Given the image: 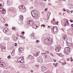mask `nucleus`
Segmentation results:
<instances>
[{
	"instance_id": "f257e3e1",
	"label": "nucleus",
	"mask_w": 73,
	"mask_h": 73,
	"mask_svg": "<svg viewBox=\"0 0 73 73\" xmlns=\"http://www.w3.org/2000/svg\"><path fill=\"white\" fill-rule=\"evenodd\" d=\"M31 14L33 17H37L38 16V12L36 10H33L31 12Z\"/></svg>"
},
{
	"instance_id": "f03ea898",
	"label": "nucleus",
	"mask_w": 73,
	"mask_h": 73,
	"mask_svg": "<svg viewBox=\"0 0 73 73\" xmlns=\"http://www.w3.org/2000/svg\"><path fill=\"white\" fill-rule=\"evenodd\" d=\"M17 61L19 63H21V64L24 63V59L23 57H21L18 58L17 60Z\"/></svg>"
},
{
	"instance_id": "7ed1b4c3",
	"label": "nucleus",
	"mask_w": 73,
	"mask_h": 73,
	"mask_svg": "<svg viewBox=\"0 0 73 73\" xmlns=\"http://www.w3.org/2000/svg\"><path fill=\"white\" fill-rule=\"evenodd\" d=\"M13 0H8L7 3L9 6L13 4Z\"/></svg>"
},
{
	"instance_id": "20e7f679",
	"label": "nucleus",
	"mask_w": 73,
	"mask_h": 73,
	"mask_svg": "<svg viewBox=\"0 0 73 73\" xmlns=\"http://www.w3.org/2000/svg\"><path fill=\"white\" fill-rule=\"evenodd\" d=\"M33 22L32 20H30L27 22V24L28 25L30 26H32L33 25Z\"/></svg>"
},
{
	"instance_id": "39448f33",
	"label": "nucleus",
	"mask_w": 73,
	"mask_h": 73,
	"mask_svg": "<svg viewBox=\"0 0 73 73\" xmlns=\"http://www.w3.org/2000/svg\"><path fill=\"white\" fill-rule=\"evenodd\" d=\"M61 46H57L55 50L57 52H60V51L61 50Z\"/></svg>"
},
{
	"instance_id": "423d86ee",
	"label": "nucleus",
	"mask_w": 73,
	"mask_h": 73,
	"mask_svg": "<svg viewBox=\"0 0 73 73\" xmlns=\"http://www.w3.org/2000/svg\"><path fill=\"white\" fill-rule=\"evenodd\" d=\"M52 29L54 32H56L57 31V27L56 26H54L52 27Z\"/></svg>"
},
{
	"instance_id": "0eeeda50",
	"label": "nucleus",
	"mask_w": 73,
	"mask_h": 73,
	"mask_svg": "<svg viewBox=\"0 0 73 73\" xmlns=\"http://www.w3.org/2000/svg\"><path fill=\"white\" fill-rule=\"evenodd\" d=\"M19 8L22 9H25V7L23 5H21L19 6Z\"/></svg>"
},
{
	"instance_id": "6e6552de",
	"label": "nucleus",
	"mask_w": 73,
	"mask_h": 73,
	"mask_svg": "<svg viewBox=\"0 0 73 73\" xmlns=\"http://www.w3.org/2000/svg\"><path fill=\"white\" fill-rule=\"evenodd\" d=\"M33 28L34 29H37V25L36 24H33L32 26Z\"/></svg>"
},
{
	"instance_id": "1a4fd4ad",
	"label": "nucleus",
	"mask_w": 73,
	"mask_h": 73,
	"mask_svg": "<svg viewBox=\"0 0 73 73\" xmlns=\"http://www.w3.org/2000/svg\"><path fill=\"white\" fill-rule=\"evenodd\" d=\"M31 37L32 38H35V36L34 35V33H33L31 35Z\"/></svg>"
},
{
	"instance_id": "9d476101",
	"label": "nucleus",
	"mask_w": 73,
	"mask_h": 73,
	"mask_svg": "<svg viewBox=\"0 0 73 73\" xmlns=\"http://www.w3.org/2000/svg\"><path fill=\"white\" fill-rule=\"evenodd\" d=\"M67 38V35H66L63 37V40H66V39Z\"/></svg>"
},
{
	"instance_id": "9b49d317",
	"label": "nucleus",
	"mask_w": 73,
	"mask_h": 73,
	"mask_svg": "<svg viewBox=\"0 0 73 73\" xmlns=\"http://www.w3.org/2000/svg\"><path fill=\"white\" fill-rule=\"evenodd\" d=\"M2 52H4L6 50L5 48V47H3V48H1Z\"/></svg>"
},
{
	"instance_id": "f8f14e48",
	"label": "nucleus",
	"mask_w": 73,
	"mask_h": 73,
	"mask_svg": "<svg viewBox=\"0 0 73 73\" xmlns=\"http://www.w3.org/2000/svg\"><path fill=\"white\" fill-rule=\"evenodd\" d=\"M38 53H40V52H38L36 54H33V56H35V57H37V56H38Z\"/></svg>"
},
{
	"instance_id": "ddd939ff",
	"label": "nucleus",
	"mask_w": 73,
	"mask_h": 73,
	"mask_svg": "<svg viewBox=\"0 0 73 73\" xmlns=\"http://www.w3.org/2000/svg\"><path fill=\"white\" fill-rule=\"evenodd\" d=\"M19 17L20 18V19L21 20H23V19H24V18L23 17V16L22 15H21L19 16Z\"/></svg>"
},
{
	"instance_id": "4468645a",
	"label": "nucleus",
	"mask_w": 73,
	"mask_h": 73,
	"mask_svg": "<svg viewBox=\"0 0 73 73\" xmlns=\"http://www.w3.org/2000/svg\"><path fill=\"white\" fill-rule=\"evenodd\" d=\"M4 4V2L2 1H0V7H1L2 5H3Z\"/></svg>"
},
{
	"instance_id": "2eb2a0df",
	"label": "nucleus",
	"mask_w": 73,
	"mask_h": 73,
	"mask_svg": "<svg viewBox=\"0 0 73 73\" xmlns=\"http://www.w3.org/2000/svg\"><path fill=\"white\" fill-rule=\"evenodd\" d=\"M46 69V68L44 67H42V71H44Z\"/></svg>"
},
{
	"instance_id": "dca6fc26",
	"label": "nucleus",
	"mask_w": 73,
	"mask_h": 73,
	"mask_svg": "<svg viewBox=\"0 0 73 73\" xmlns=\"http://www.w3.org/2000/svg\"><path fill=\"white\" fill-rule=\"evenodd\" d=\"M70 49V48L69 47H66L65 48V50H66L68 51L69 50V49Z\"/></svg>"
},
{
	"instance_id": "f3484780",
	"label": "nucleus",
	"mask_w": 73,
	"mask_h": 73,
	"mask_svg": "<svg viewBox=\"0 0 73 73\" xmlns=\"http://www.w3.org/2000/svg\"><path fill=\"white\" fill-rule=\"evenodd\" d=\"M29 58H30V59H32L33 58V56H31V55H29Z\"/></svg>"
},
{
	"instance_id": "a211bd4d",
	"label": "nucleus",
	"mask_w": 73,
	"mask_h": 73,
	"mask_svg": "<svg viewBox=\"0 0 73 73\" xmlns=\"http://www.w3.org/2000/svg\"><path fill=\"white\" fill-rule=\"evenodd\" d=\"M45 40H46V41H47V42H48V41H50V39H49L48 38H46Z\"/></svg>"
},
{
	"instance_id": "6ab92c4d",
	"label": "nucleus",
	"mask_w": 73,
	"mask_h": 73,
	"mask_svg": "<svg viewBox=\"0 0 73 73\" xmlns=\"http://www.w3.org/2000/svg\"><path fill=\"white\" fill-rule=\"evenodd\" d=\"M67 44L68 46H72V44L68 42Z\"/></svg>"
},
{
	"instance_id": "aec40b11",
	"label": "nucleus",
	"mask_w": 73,
	"mask_h": 73,
	"mask_svg": "<svg viewBox=\"0 0 73 73\" xmlns=\"http://www.w3.org/2000/svg\"><path fill=\"white\" fill-rule=\"evenodd\" d=\"M8 31V30H3V32H4V33H6V32H7Z\"/></svg>"
},
{
	"instance_id": "412c9836",
	"label": "nucleus",
	"mask_w": 73,
	"mask_h": 73,
	"mask_svg": "<svg viewBox=\"0 0 73 73\" xmlns=\"http://www.w3.org/2000/svg\"><path fill=\"white\" fill-rule=\"evenodd\" d=\"M2 13L3 14H5L6 13V11L4 10H3V11H2Z\"/></svg>"
},
{
	"instance_id": "4be33fe9",
	"label": "nucleus",
	"mask_w": 73,
	"mask_h": 73,
	"mask_svg": "<svg viewBox=\"0 0 73 73\" xmlns=\"http://www.w3.org/2000/svg\"><path fill=\"white\" fill-rule=\"evenodd\" d=\"M3 9V8H2V7L0 8V11L1 12H3V9ZM1 9H2V10H1Z\"/></svg>"
},
{
	"instance_id": "5701e85b",
	"label": "nucleus",
	"mask_w": 73,
	"mask_h": 73,
	"mask_svg": "<svg viewBox=\"0 0 73 73\" xmlns=\"http://www.w3.org/2000/svg\"><path fill=\"white\" fill-rule=\"evenodd\" d=\"M42 55H44V57H46V54H45V53H43L42 54Z\"/></svg>"
},
{
	"instance_id": "b1692460",
	"label": "nucleus",
	"mask_w": 73,
	"mask_h": 73,
	"mask_svg": "<svg viewBox=\"0 0 73 73\" xmlns=\"http://www.w3.org/2000/svg\"><path fill=\"white\" fill-rule=\"evenodd\" d=\"M1 21L2 23H5V20H4V19H3V20H1Z\"/></svg>"
},
{
	"instance_id": "393cba45",
	"label": "nucleus",
	"mask_w": 73,
	"mask_h": 73,
	"mask_svg": "<svg viewBox=\"0 0 73 73\" xmlns=\"http://www.w3.org/2000/svg\"><path fill=\"white\" fill-rule=\"evenodd\" d=\"M50 15V12H48V13H47V16H49V15Z\"/></svg>"
},
{
	"instance_id": "a878e982",
	"label": "nucleus",
	"mask_w": 73,
	"mask_h": 73,
	"mask_svg": "<svg viewBox=\"0 0 73 73\" xmlns=\"http://www.w3.org/2000/svg\"><path fill=\"white\" fill-rule=\"evenodd\" d=\"M65 50V53H66V54L68 53L69 52V51H68V50Z\"/></svg>"
},
{
	"instance_id": "bb28decb",
	"label": "nucleus",
	"mask_w": 73,
	"mask_h": 73,
	"mask_svg": "<svg viewBox=\"0 0 73 73\" xmlns=\"http://www.w3.org/2000/svg\"><path fill=\"white\" fill-rule=\"evenodd\" d=\"M53 20H54V22H55V19H52V20L51 21V23H53Z\"/></svg>"
},
{
	"instance_id": "cd10ccee",
	"label": "nucleus",
	"mask_w": 73,
	"mask_h": 73,
	"mask_svg": "<svg viewBox=\"0 0 73 73\" xmlns=\"http://www.w3.org/2000/svg\"><path fill=\"white\" fill-rule=\"evenodd\" d=\"M19 52L20 53H21L23 52V50H19Z\"/></svg>"
},
{
	"instance_id": "c85d7f7f",
	"label": "nucleus",
	"mask_w": 73,
	"mask_h": 73,
	"mask_svg": "<svg viewBox=\"0 0 73 73\" xmlns=\"http://www.w3.org/2000/svg\"><path fill=\"white\" fill-rule=\"evenodd\" d=\"M3 30H8V29L7 27H5V29H3Z\"/></svg>"
},
{
	"instance_id": "c756f323",
	"label": "nucleus",
	"mask_w": 73,
	"mask_h": 73,
	"mask_svg": "<svg viewBox=\"0 0 73 73\" xmlns=\"http://www.w3.org/2000/svg\"><path fill=\"white\" fill-rule=\"evenodd\" d=\"M11 56H9L8 57H7V58L8 59H9V58H11Z\"/></svg>"
},
{
	"instance_id": "7c9ffc66",
	"label": "nucleus",
	"mask_w": 73,
	"mask_h": 73,
	"mask_svg": "<svg viewBox=\"0 0 73 73\" xmlns=\"http://www.w3.org/2000/svg\"><path fill=\"white\" fill-rule=\"evenodd\" d=\"M3 19H4V18H3V17H1L0 20H1H1H3Z\"/></svg>"
},
{
	"instance_id": "2f4dec72",
	"label": "nucleus",
	"mask_w": 73,
	"mask_h": 73,
	"mask_svg": "<svg viewBox=\"0 0 73 73\" xmlns=\"http://www.w3.org/2000/svg\"><path fill=\"white\" fill-rule=\"evenodd\" d=\"M0 64L1 65H3L4 63L2 62H0Z\"/></svg>"
},
{
	"instance_id": "473e14b6",
	"label": "nucleus",
	"mask_w": 73,
	"mask_h": 73,
	"mask_svg": "<svg viewBox=\"0 0 73 73\" xmlns=\"http://www.w3.org/2000/svg\"><path fill=\"white\" fill-rule=\"evenodd\" d=\"M19 50H23V49L22 48H19Z\"/></svg>"
},
{
	"instance_id": "72a5a7b5",
	"label": "nucleus",
	"mask_w": 73,
	"mask_h": 73,
	"mask_svg": "<svg viewBox=\"0 0 73 73\" xmlns=\"http://www.w3.org/2000/svg\"><path fill=\"white\" fill-rule=\"evenodd\" d=\"M0 47L1 48H3V47H4V46H3V45H0Z\"/></svg>"
},
{
	"instance_id": "f704fd0d",
	"label": "nucleus",
	"mask_w": 73,
	"mask_h": 73,
	"mask_svg": "<svg viewBox=\"0 0 73 73\" xmlns=\"http://www.w3.org/2000/svg\"><path fill=\"white\" fill-rule=\"evenodd\" d=\"M25 28L26 29H28V26H25Z\"/></svg>"
},
{
	"instance_id": "c9c22d12",
	"label": "nucleus",
	"mask_w": 73,
	"mask_h": 73,
	"mask_svg": "<svg viewBox=\"0 0 73 73\" xmlns=\"http://www.w3.org/2000/svg\"><path fill=\"white\" fill-rule=\"evenodd\" d=\"M70 21L71 23H73V21L72 20V19H70Z\"/></svg>"
},
{
	"instance_id": "e433bc0d",
	"label": "nucleus",
	"mask_w": 73,
	"mask_h": 73,
	"mask_svg": "<svg viewBox=\"0 0 73 73\" xmlns=\"http://www.w3.org/2000/svg\"><path fill=\"white\" fill-rule=\"evenodd\" d=\"M39 60V61L40 62H42V60L41 59H40Z\"/></svg>"
},
{
	"instance_id": "4c0bfd02",
	"label": "nucleus",
	"mask_w": 73,
	"mask_h": 73,
	"mask_svg": "<svg viewBox=\"0 0 73 73\" xmlns=\"http://www.w3.org/2000/svg\"><path fill=\"white\" fill-rule=\"evenodd\" d=\"M21 33L22 34V35H24L25 32H22Z\"/></svg>"
},
{
	"instance_id": "58836bf2",
	"label": "nucleus",
	"mask_w": 73,
	"mask_h": 73,
	"mask_svg": "<svg viewBox=\"0 0 73 73\" xmlns=\"http://www.w3.org/2000/svg\"><path fill=\"white\" fill-rule=\"evenodd\" d=\"M67 12H68V13H69V12H70V11L69 10H67Z\"/></svg>"
},
{
	"instance_id": "ea45409f",
	"label": "nucleus",
	"mask_w": 73,
	"mask_h": 73,
	"mask_svg": "<svg viewBox=\"0 0 73 73\" xmlns=\"http://www.w3.org/2000/svg\"><path fill=\"white\" fill-rule=\"evenodd\" d=\"M50 55H51V56H54L53 54L52 53H50Z\"/></svg>"
},
{
	"instance_id": "a19ab883",
	"label": "nucleus",
	"mask_w": 73,
	"mask_h": 73,
	"mask_svg": "<svg viewBox=\"0 0 73 73\" xmlns=\"http://www.w3.org/2000/svg\"><path fill=\"white\" fill-rule=\"evenodd\" d=\"M5 26H6V27H7V26H8V24H5Z\"/></svg>"
},
{
	"instance_id": "79ce46f5",
	"label": "nucleus",
	"mask_w": 73,
	"mask_h": 73,
	"mask_svg": "<svg viewBox=\"0 0 73 73\" xmlns=\"http://www.w3.org/2000/svg\"><path fill=\"white\" fill-rule=\"evenodd\" d=\"M14 45L15 46H17V43H15L14 44Z\"/></svg>"
},
{
	"instance_id": "37998d69",
	"label": "nucleus",
	"mask_w": 73,
	"mask_h": 73,
	"mask_svg": "<svg viewBox=\"0 0 73 73\" xmlns=\"http://www.w3.org/2000/svg\"><path fill=\"white\" fill-rule=\"evenodd\" d=\"M62 64L63 65H65V63H62Z\"/></svg>"
},
{
	"instance_id": "c03bdc74",
	"label": "nucleus",
	"mask_w": 73,
	"mask_h": 73,
	"mask_svg": "<svg viewBox=\"0 0 73 73\" xmlns=\"http://www.w3.org/2000/svg\"><path fill=\"white\" fill-rule=\"evenodd\" d=\"M12 29L13 30H15V27H13Z\"/></svg>"
},
{
	"instance_id": "a18cd8bd",
	"label": "nucleus",
	"mask_w": 73,
	"mask_h": 73,
	"mask_svg": "<svg viewBox=\"0 0 73 73\" xmlns=\"http://www.w3.org/2000/svg\"><path fill=\"white\" fill-rule=\"evenodd\" d=\"M36 66H37V68H38L39 67V66L37 65H36Z\"/></svg>"
},
{
	"instance_id": "49530a36",
	"label": "nucleus",
	"mask_w": 73,
	"mask_h": 73,
	"mask_svg": "<svg viewBox=\"0 0 73 73\" xmlns=\"http://www.w3.org/2000/svg\"><path fill=\"white\" fill-rule=\"evenodd\" d=\"M47 19L48 20V19H49V16H47Z\"/></svg>"
},
{
	"instance_id": "de8ad7c7",
	"label": "nucleus",
	"mask_w": 73,
	"mask_h": 73,
	"mask_svg": "<svg viewBox=\"0 0 73 73\" xmlns=\"http://www.w3.org/2000/svg\"><path fill=\"white\" fill-rule=\"evenodd\" d=\"M53 61H54V62H56V60L54 59L53 60Z\"/></svg>"
},
{
	"instance_id": "09e8293b",
	"label": "nucleus",
	"mask_w": 73,
	"mask_h": 73,
	"mask_svg": "<svg viewBox=\"0 0 73 73\" xmlns=\"http://www.w3.org/2000/svg\"><path fill=\"white\" fill-rule=\"evenodd\" d=\"M67 61H69V60H70V58H69L67 59Z\"/></svg>"
},
{
	"instance_id": "8fccbe9b",
	"label": "nucleus",
	"mask_w": 73,
	"mask_h": 73,
	"mask_svg": "<svg viewBox=\"0 0 73 73\" xmlns=\"http://www.w3.org/2000/svg\"><path fill=\"white\" fill-rule=\"evenodd\" d=\"M42 26H43V27H45V25L44 24L42 25Z\"/></svg>"
},
{
	"instance_id": "3c124183",
	"label": "nucleus",
	"mask_w": 73,
	"mask_h": 73,
	"mask_svg": "<svg viewBox=\"0 0 73 73\" xmlns=\"http://www.w3.org/2000/svg\"><path fill=\"white\" fill-rule=\"evenodd\" d=\"M11 56H13V55H14V54L13 53H11Z\"/></svg>"
},
{
	"instance_id": "603ef678",
	"label": "nucleus",
	"mask_w": 73,
	"mask_h": 73,
	"mask_svg": "<svg viewBox=\"0 0 73 73\" xmlns=\"http://www.w3.org/2000/svg\"><path fill=\"white\" fill-rule=\"evenodd\" d=\"M37 61V62H40V61H39V60H38Z\"/></svg>"
},
{
	"instance_id": "864d4df0",
	"label": "nucleus",
	"mask_w": 73,
	"mask_h": 73,
	"mask_svg": "<svg viewBox=\"0 0 73 73\" xmlns=\"http://www.w3.org/2000/svg\"><path fill=\"white\" fill-rule=\"evenodd\" d=\"M71 27H73V24H72L71 25Z\"/></svg>"
},
{
	"instance_id": "5fc2aeb1",
	"label": "nucleus",
	"mask_w": 73,
	"mask_h": 73,
	"mask_svg": "<svg viewBox=\"0 0 73 73\" xmlns=\"http://www.w3.org/2000/svg\"><path fill=\"white\" fill-rule=\"evenodd\" d=\"M73 10H72L70 11V12L71 13H73Z\"/></svg>"
},
{
	"instance_id": "6e6d98bb",
	"label": "nucleus",
	"mask_w": 73,
	"mask_h": 73,
	"mask_svg": "<svg viewBox=\"0 0 73 73\" xmlns=\"http://www.w3.org/2000/svg\"><path fill=\"white\" fill-rule=\"evenodd\" d=\"M52 42H53V41H51L50 42V44H52Z\"/></svg>"
},
{
	"instance_id": "4d7b16f0",
	"label": "nucleus",
	"mask_w": 73,
	"mask_h": 73,
	"mask_svg": "<svg viewBox=\"0 0 73 73\" xmlns=\"http://www.w3.org/2000/svg\"><path fill=\"white\" fill-rule=\"evenodd\" d=\"M31 73H33V70H31Z\"/></svg>"
},
{
	"instance_id": "13d9d810",
	"label": "nucleus",
	"mask_w": 73,
	"mask_h": 73,
	"mask_svg": "<svg viewBox=\"0 0 73 73\" xmlns=\"http://www.w3.org/2000/svg\"><path fill=\"white\" fill-rule=\"evenodd\" d=\"M57 66V65L56 64H55L54 66L56 67V66Z\"/></svg>"
},
{
	"instance_id": "bf43d9fd",
	"label": "nucleus",
	"mask_w": 73,
	"mask_h": 73,
	"mask_svg": "<svg viewBox=\"0 0 73 73\" xmlns=\"http://www.w3.org/2000/svg\"><path fill=\"white\" fill-rule=\"evenodd\" d=\"M67 25V24H66H66H65L64 25V27H66V25Z\"/></svg>"
},
{
	"instance_id": "052dcab7",
	"label": "nucleus",
	"mask_w": 73,
	"mask_h": 73,
	"mask_svg": "<svg viewBox=\"0 0 73 73\" xmlns=\"http://www.w3.org/2000/svg\"><path fill=\"white\" fill-rule=\"evenodd\" d=\"M63 11H66V10H65V9H63Z\"/></svg>"
},
{
	"instance_id": "680f3d73",
	"label": "nucleus",
	"mask_w": 73,
	"mask_h": 73,
	"mask_svg": "<svg viewBox=\"0 0 73 73\" xmlns=\"http://www.w3.org/2000/svg\"><path fill=\"white\" fill-rule=\"evenodd\" d=\"M0 66H3V65H2V64L0 65Z\"/></svg>"
},
{
	"instance_id": "e2e57ef3",
	"label": "nucleus",
	"mask_w": 73,
	"mask_h": 73,
	"mask_svg": "<svg viewBox=\"0 0 73 73\" xmlns=\"http://www.w3.org/2000/svg\"><path fill=\"white\" fill-rule=\"evenodd\" d=\"M22 38H23V39H24V38H25V37H22Z\"/></svg>"
},
{
	"instance_id": "0e129e2a",
	"label": "nucleus",
	"mask_w": 73,
	"mask_h": 73,
	"mask_svg": "<svg viewBox=\"0 0 73 73\" xmlns=\"http://www.w3.org/2000/svg\"><path fill=\"white\" fill-rule=\"evenodd\" d=\"M68 24H67L66 25H69V23H67Z\"/></svg>"
},
{
	"instance_id": "69168bd1",
	"label": "nucleus",
	"mask_w": 73,
	"mask_h": 73,
	"mask_svg": "<svg viewBox=\"0 0 73 73\" xmlns=\"http://www.w3.org/2000/svg\"><path fill=\"white\" fill-rule=\"evenodd\" d=\"M36 43H38V40H37L36 41Z\"/></svg>"
},
{
	"instance_id": "338daca9",
	"label": "nucleus",
	"mask_w": 73,
	"mask_h": 73,
	"mask_svg": "<svg viewBox=\"0 0 73 73\" xmlns=\"http://www.w3.org/2000/svg\"><path fill=\"white\" fill-rule=\"evenodd\" d=\"M73 61V59L71 60V61Z\"/></svg>"
},
{
	"instance_id": "774afa93",
	"label": "nucleus",
	"mask_w": 73,
	"mask_h": 73,
	"mask_svg": "<svg viewBox=\"0 0 73 73\" xmlns=\"http://www.w3.org/2000/svg\"><path fill=\"white\" fill-rule=\"evenodd\" d=\"M47 54H49V52L47 51Z\"/></svg>"
}]
</instances>
